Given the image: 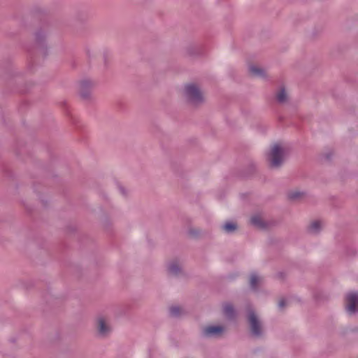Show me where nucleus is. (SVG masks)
I'll return each mask as SVG.
<instances>
[{
    "instance_id": "obj_17",
    "label": "nucleus",
    "mask_w": 358,
    "mask_h": 358,
    "mask_svg": "<svg viewBox=\"0 0 358 358\" xmlns=\"http://www.w3.org/2000/svg\"><path fill=\"white\" fill-rule=\"evenodd\" d=\"M301 193L300 192H292L289 194V197L292 199H298L301 196Z\"/></svg>"
},
{
    "instance_id": "obj_6",
    "label": "nucleus",
    "mask_w": 358,
    "mask_h": 358,
    "mask_svg": "<svg viewBox=\"0 0 358 358\" xmlns=\"http://www.w3.org/2000/svg\"><path fill=\"white\" fill-rule=\"evenodd\" d=\"M97 329H98L99 334L102 336H105L109 334L111 328H110L108 318H106V317H104L103 315L98 317V318H97Z\"/></svg>"
},
{
    "instance_id": "obj_9",
    "label": "nucleus",
    "mask_w": 358,
    "mask_h": 358,
    "mask_svg": "<svg viewBox=\"0 0 358 358\" xmlns=\"http://www.w3.org/2000/svg\"><path fill=\"white\" fill-rule=\"evenodd\" d=\"M168 272L170 275H178L182 270V267L178 262L173 261L168 264Z\"/></svg>"
},
{
    "instance_id": "obj_20",
    "label": "nucleus",
    "mask_w": 358,
    "mask_h": 358,
    "mask_svg": "<svg viewBox=\"0 0 358 358\" xmlns=\"http://www.w3.org/2000/svg\"><path fill=\"white\" fill-rule=\"evenodd\" d=\"M189 233H190V234H191V235H192V236H195V235H196V234H197V233H196V231H193V230H191V231H189Z\"/></svg>"
},
{
    "instance_id": "obj_4",
    "label": "nucleus",
    "mask_w": 358,
    "mask_h": 358,
    "mask_svg": "<svg viewBox=\"0 0 358 358\" xmlns=\"http://www.w3.org/2000/svg\"><path fill=\"white\" fill-rule=\"evenodd\" d=\"M345 308L350 315H354L358 311V292H350L346 295Z\"/></svg>"
},
{
    "instance_id": "obj_12",
    "label": "nucleus",
    "mask_w": 358,
    "mask_h": 358,
    "mask_svg": "<svg viewBox=\"0 0 358 358\" xmlns=\"http://www.w3.org/2000/svg\"><path fill=\"white\" fill-rule=\"evenodd\" d=\"M276 99L280 103H285L288 100V95L285 89L281 87L276 93Z\"/></svg>"
},
{
    "instance_id": "obj_5",
    "label": "nucleus",
    "mask_w": 358,
    "mask_h": 358,
    "mask_svg": "<svg viewBox=\"0 0 358 358\" xmlns=\"http://www.w3.org/2000/svg\"><path fill=\"white\" fill-rule=\"evenodd\" d=\"M224 327L219 325H210L202 329V336L206 338L217 337L222 334Z\"/></svg>"
},
{
    "instance_id": "obj_7",
    "label": "nucleus",
    "mask_w": 358,
    "mask_h": 358,
    "mask_svg": "<svg viewBox=\"0 0 358 358\" xmlns=\"http://www.w3.org/2000/svg\"><path fill=\"white\" fill-rule=\"evenodd\" d=\"M92 83L90 80H83L80 83V94L83 99H87L90 96V90Z\"/></svg>"
},
{
    "instance_id": "obj_21",
    "label": "nucleus",
    "mask_w": 358,
    "mask_h": 358,
    "mask_svg": "<svg viewBox=\"0 0 358 358\" xmlns=\"http://www.w3.org/2000/svg\"><path fill=\"white\" fill-rule=\"evenodd\" d=\"M120 190L122 192V194H125V191L123 187H120Z\"/></svg>"
},
{
    "instance_id": "obj_19",
    "label": "nucleus",
    "mask_w": 358,
    "mask_h": 358,
    "mask_svg": "<svg viewBox=\"0 0 358 358\" xmlns=\"http://www.w3.org/2000/svg\"><path fill=\"white\" fill-rule=\"evenodd\" d=\"M286 306V301L284 299L280 300L278 303V308L282 309Z\"/></svg>"
},
{
    "instance_id": "obj_13",
    "label": "nucleus",
    "mask_w": 358,
    "mask_h": 358,
    "mask_svg": "<svg viewBox=\"0 0 358 358\" xmlns=\"http://www.w3.org/2000/svg\"><path fill=\"white\" fill-rule=\"evenodd\" d=\"M223 311L225 316L229 319H232L235 317V310L233 306L230 303H226L224 305Z\"/></svg>"
},
{
    "instance_id": "obj_14",
    "label": "nucleus",
    "mask_w": 358,
    "mask_h": 358,
    "mask_svg": "<svg viewBox=\"0 0 358 358\" xmlns=\"http://www.w3.org/2000/svg\"><path fill=\"white\" fill-rule=\"evenodd\" d=\"M262 278L256 273H252L250 278V286L252 289L257 288V285L260 283Z\"/></svg>"
},
{
    "instance_id": "obj_10",
    "label": "nucleus",
    "mask_w": 358,
    "mask_h": 358,
    "mask_svg": "<svg viewBox=\"0 0 358 358\" xmlns=\"http://www.w3.org/2000/svg\"><path fill=\"white\" fill-rule=\"evenodd\" d=\"M249 72L251 75L256 77L264 78L266 76V72L264 69L258 66L251 65L249 67Z\"/></svg>"
},
{
    "instance_id": "obj_2",
    "label": "nucleus",
    "mask_w": 358,
    "mask_h": 358,
    "mask_svg": "<svg viewBox=\"0 0 358 358\" xmlns=\"http://www.w3.org/2000/svg\"><path fill=\"white\" fill-rule=\"evenodd\" d=\"M185 96L193 105L203 102V96L199 87L194 84H189L185 87Z\"/></svg>"
},
{
    "instance_id": "obj_16",
    "label": "nucleus",
    "mask_w": 358,
    "mask_h": 358,
    "mask_svg": "<svg viewBox=\"0 0 358 358\" xmlns=\"http://www.w3.org/2000/svg\"><path fill=\"white\" fill-rule=\"evenodd\" d=\"M169 313L172 317H178L181 314L182 309L178 306H173L170 308Z\"/></svg>"
},
{
    "instance_id": "obj_15",
    "label": "nucleus",
    "mask_w": 358,
    "mask_h": 358,
    "mask_svg": "<svg viewBox=\"0 0 358 358\" xmlns=\"http://www.w3.org/2000/svg\"><path fill=\"white\" fill-rule=\"evenodd\" d=\"M222 229L225 232L230 234L236 231L237 226L234 222H228L222 225Z\"/></svg>"
},
{
    "instance_id": "obj_11",
    "label": "nucleus",
    "mask_w": 358,
    "mask_h": 358,
    "mask_svg": "<svg viewBox=\"0 0 358 358\" xmlns=\"http://www.w3.org/2000/svg\"><path fill=\"white\" fill-rule=\"evenodd\" d=\"M322 228V223L320 220L312 222L308 228V231L311 234H317Z\"/></svg>"
},
{
    "instance_id": "obj_8",
    "label": "nucleus",
    "mask_w": 358,
    "mask_h": 358,
    "mask_svg": "<svg viewBox=\"0 0 358 358\" xmlns=\"http://www.w3.org/2000/svg\"><path fill=\"white\" fill-rule=\"evenodd\" d=\"M250 222L253 226L259 229H265L267 227V224L259 214L252 215L250 218Z\"/></svg>"
},
{
    "instance_id": "obj_3",
    "label": "nucleus",
    "mask_w": 358,
    "mask_h": 358,
    "mask_svg": "<svg viewBox=\"0 0 358 358\" xmlns=\"http://www.w3.org/2000/svg\"><path fill=\"white\" fill-rule=\"evenodd\" d=\"M248 319L252 334L255 337L261 336L263 333L262 324L255 312L251 308L248 309Z\"/></svg>"
},
{
    "instance_id": "obj_1",
    "label": "nucleus",
    "mask_w": 358,
    "mask_h": 358,
    "mask_svg": "<svg viewBox=\"0 0 358 358\" xmlns=\"http://www.w3.org/2000/svg\"><path fill=\"white\" fill-rule=\"evenodd\" d=\"M267 159L272 168L280 167L285 159V149L278 143L274 144L267 155Z\"/></svg>"
},
{
    "instance_id": "obj_18",
    "label": "nucleus",
    "mask_w": 358,
    "mask_h": 358,
    "mask_svg": "<svg viewBox=\"0 0 358 358\" xmlns=\"http://www.w3.org/2000/svg\"><path fill=\"white\" fill-rule=\"evenodd\" d=\"M45 38V34L42 31H38L36 34V39L38 42H41Z\"/></svg>"
}]
</instances>
